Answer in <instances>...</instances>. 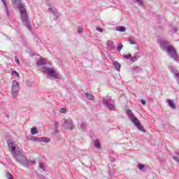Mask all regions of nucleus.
<instances>
[{"label": "nucleus", "instance_id": "obj_1", "mask_svg": "<svg viewBox=\"0 0 179 179\" xmlns=\"http://www.w3.org/2000/svg\"><path fill=\"white\" fill-rule=\"evenodd\" d=\"M13 5L15 8H17L19 9L23 24L25 25L29 30H31V25H30V22H29V15L27 14V10H26L23 4H22L19 1H15L13 2Z\"/></svg>", "mask_w": 179, "mask_h": 179}, {"label": "nucleus", "instance_id": "obj_2", "mask_svg": "<svg viewBox=\"0 0 179 179\" xmlns=\"http://www.w3.org/2000/svg\"><path fill=\"white\" fill-rule=\"evenodd\" d=\"M8 146L10 152H13V156L16 162H18V163H21L22 164H23V163H24V162H23V160H24V157H22L20 151H16V145L15 144V143H13L10 140H8Z\"/></svg>", "mask_w": 179, "mask_h": 179}, {"label": "nucleus", "instance_id": "obj_3", "mask_svg": "<svg viewBox=\"0 0 179 179\" xmlns=\"http://www.w3.org/2000/svg\"><path fill=\"white\" fill-rule=\"evenodd\" d=\"M127 114L128 117H129L130 120L134 122V125H136V128L139 129V131H143V126L141 124V122H139V120L136 118L132 113V110H127Z\"/></svg>", "mask_w": 179, "mask_h": 179}, {"label": "nucleus", "instance_id": "obj_4", "mask_svg": "<svg viewBox=\"0 0 179 179\" xmlns=\"http://www.w3.org/2000/svg\"><path fill=\"white\" fill-rule=\"evenodd\" d=\"M44 70L43 73H46V75H49L52 78H55V79H59V75L57 74L53 69L44 67Z\"/></svg>", "mask_w": 179, "mask_h": 179}, {"label": "nucleus", "instance_id": "obj_5", "mask_svg": "<svg viewBox=\"0 0 179 179\" xmlns=\"http://www.w3.org/2000/svg\"><path fill=\"white\" fill-rule=\"evenodd\" d=\"M20 87L19 85V82L16 80L13 81L12 93L14 97H16V96H17V93H19Z\"/></svg>", "mask_w": 179, "mask_h": 179}, {"label": "nucleus", "instance_id": "obj_6", "mask_svg": "<svg viewBox=\"0 0 179 179\" xmlns=\"http://www.w3.org/2000/svg\"><path fill=\"white\" fill-rule=\"evenodd\" d=\"M166 51L169 55H171V57H176V55H177V52L176 51V49L173 48V46H168Z\"/></svg>", "mask_w": 179, "mask_h": 179}, {"label": "nucleus", "instance_id": "obj_7", "mask_svg": "<svg viewBox=\"0 0 179 179\" xmlns=\"http://www.w3.org/2000/svg\"><path fill=\"white\" fill-rule=\"evenodd\" d=\"M169 106L173 108V110H176V103H174V101L171 99H167Z\"/></svg>", "mask_w": 179, "mask_h": 179}, {"label": "nucleus", "instance_id": "obj_8", "mask_svg": "<svg viewBox=\"0 0 179 179\" xmlns=\"http://www.w3.org/2000/svg\"><path fill=\"white\" fill-rule=\"evenodd\" d=\"M116 30H117V31L124 32V31H126L127 28L125 27H123V26H120V27H117L116 28Z\"/></svg>", "mask_w": 179, "mask_h": 179}, {"label": "nucleus", "instance_id": "obj_9", "mask_svg": "<svg viewBox=\"0 0 179 179\" xmlns=\"http://www.w3.org/2000/svg\"><path fill=\"white\" fill-rule=\"evenodd\" d=\"M113 65L117 71H120V69H121V64H120V63L114 62Z\"/></svg>", "mask_w": 179, "mask_h": 179}, {"label": "nucleus", "instance_id": "obj_10", "mask_svg": "<svg viewBox=\"0 0 179 179\" xmlns=\"http://www.w3.org/2000/svg\"><path fill=\"white\" fill-rule=\"evenodd\" d=\"M64 127L68 129H72L73 128V124L71 123V126H68V120H65Z\"/></svg>", "mask_w": 179, "mask_h": 179}, {"label": "nucleus", "instance_id": "obj_11", "mask_svg": "<svg viewBox=\"0 0 179 179\" xmlns=\"http://www.w3.org/2000/svg\"><path fill=\"white\" fill-rule=\"evenodd\" d=\"M94 145L95 148H96V149H100L101 145H100V141H99V140L95 141L94 143Z\"/></svg>", "mask_w": 179, "mask_h": 179}, {"label": "nucleus", "instance_id": "obj_12", "mask_svg": "<svg viewBox=\"0 0 179 179\" xmlns=\"http://www.w3.org/2000/svg\"><path fill=\"white\" fill-rule=\"evenodd\" d=\"M107 44L109 48H114V42L113 41H108Z\"/></svg>", "mask_w": 179, "mask_h": 179}, {"label": "nucleus", "instance_id": "obj_13", "mask_svg": "<svg viewBox=\"0 0 179 179\" xmlns=\"http://www.w3.org/2000/svg\"><path fill=\"white\" fill-rule=\"evenodd\" d=\"M37 64L38 65H45V59H41L38 60Z\"/></svg>", "mask_w": 179, "mask_h": 179}, {"label": "nucleus", "instance_id": "obj_14", "mask_svg": "<svg viewBox=\"0 0 179 179\" xmlns=\"http://www.w3.org/2000/svg\"><path fill=\"white\" fill-rule=\"evenodd\" d=\"M31 132L32 135H36V134H38V131H37L36 127H33L31 130Z\"/></svg>", "mask_w": 179, "mask_h": 179}, {"label": "nucleus", "instance_id": "obj_15", "mask_svg": "<svg viewBox=\"0 0 179 179\" xmlns=\"http://www.w3.org/2000/svg\"><path fill=\"white\" fill-rule=\"evenodd\" d=\"M123 58H124L125 59H131V58H132V55L131 54L124 55Z\"/></svg>", "mask_w": 179, "mask_h": 179}, {"label": "nucleus", "instance_id": "obj_16", "mask_svg": "<svg viewBox=\"0 0 179 179\" xmlns=\"http://www.w3.org/2000/svg\"><path fill=\"white\" fill-rule=\"evenodd\" d=\"M86 96L89 99V100H94V96H93L92 94L86 93Z\"/></svg>", "mask_w": 179, "mask_h": 179}, {"label": "nucleus", "instance_id": "obj_17", "mask_svg": "<svg viewBox=\"0 0 179 179\" xmlns=\"http://www.w3.org/2000/svg\"><path fill=\"white\" fill-rule=\"evenodd\" d=\"M6 176L7 177L8 179H13V176H12V174H10V173L7 172L6 173Z\"/></svg>", "mask_w": 179, "mask_h": 179}, {"label": "nucleus", "instance_id": "obj_18", "mask_svg": "<svg viewBox=\"0 0 179 179\" xmlns=\"http://www.w3.org/2000/svg\"><path fill=\"white\" fill-rule=\"evenodd\" d=\"M108 108H109L110 110H114V105L111 104V103H108L107 105Z\"/></svg>", "mask_w": 179, "mask_h": 179}, {"label": "nucleus", "instance_id": "obj_19", "mask_svg": "<svg viewBox=\"0 0 179 179\" xmlns=\"http://www.w3.org/2000/svg\"><path fill=\"white\" fill-rule=\"evenodd\" d=\"M11 75H15V76H16L17 78H19V76H20L19 75V73H17L16 71H12Z\"/></svg>", "mask_w": 179, "mask_h": 179}, {"label": "nucleus", "instance_id": "obj_20", "mask_svg": "<svg viewBox=\"0 0 179 179\" xmlns=\"http://www.w3.org/2000/svg\"><path fill=\"white\" fill-rule=\"evenodd\" d=\"M124 45H122V44H119L118 46H117V51H121L123 48Z\"/></svg>", "mask_w": 179, "mask_h": 179}, {"label": "nucleus", "instance_id": "obj_21", "mask_svg": "<svg viewBox=\"0 0 179 179\" xmlns=\"http://www.w3.org/2000/svg\"><path fill=\"white\" fill-rule=\"evenodd\" d=\"M138 169H139V170H143V169H145V164H138Z\"/></svg>", "mask_w": 179, "mask_h": 179}, {"label": "nucleus", "instance_id": "obj_22", "mask_svg": "<svg viewBox=\"0 0 179 179\" xmlns=\"http://www.w3.org/2000/svg\"><path fill=\"white\" fill-rule=\"evenodd\" d=\"M129 42L130 43V44H132V45L136 44V43H135V41H134V39L132 38H129Z\"/></svg>", "mask_w": 179, "mask_h": 179}, {"label": "nucleus", "instance_id": "obj_23", "mask_svg": "<svg viewBox=\"0 0 179 179\" xmlns=\"http://www.w3.org/2000/svg\"><path fill=\"white\" fill-rule=\"evenodd\" d=\"M60 113H62V114H65V113H66V108H62L60 110Z\"/></svg>", "mask_w": 179, "mask_h": 179}, {"label": "nucleus", "instance_id": "obj_24", "mask_svg": "<svg viewBox=\"0 0 179 179\" xmlns=\"http://www.w3.org/2000/svg\"><path fill=\"white\" fill-rule=\"evenodd\" d=\"M173 72V73H175V77L177 78L178 79H179V73L178 71H171Z\"/></svg>", "mask_w": 179, "mask_h": 179}, {"label": "nucleus", "instance_id": "obj_25", "mask_svg": "<svg viewBox=\"0 0 179 179\" xmlns=\"http://www.w3.org/2000/svg\"><path fill=\"white\" fill-rule=\"evenodd\" d=\"M78 33H83V28L82 27H79L78 28Z\"/></svg>", "mask_w": 179, "mask_h": 179}, {"label": "nucleus", "instance_id": "obj_26", "mask_svg": "<svg viewBox=\"0 0 179 179\" xmlns=\"http://www.w3.org/2000/svg\"><path fill=\"white\" fill-rule=\"evenodd\" d=\"M96 30L100 33H103V28H100V27H96Z\"/></svg>", "mask_w": 179, "mask_h": 179}, {"label": "nucleus", "instance_id": "obj_27", "mask_svg": "<svg viewBox=\"0 0 179 179\" xmlns=\"http://www.w3.org/2000/svg\"><path fill=\"white\" fill-rule=\"evenodd\" d=\"M15 59L16 64H17V65H20V61H19V59L17 57H15Z\"/></svg>", "mask_w": 179, "mask_h": 179}, {"label": "nucleus", "instance_id": "obj_28", "mask_svg": "<svg viewBox=\"0 0 179 179\" xmlns=\"http://www.w3.org/2000/svg\"><path fill=\"white\" fill-rule=\"evenodd\" d=\"M39 167L40 169H43V170H44L45 165L44 164H40Z\"/></svg>", "mask_w": 179, "mask_h": 179}, {"label": "nucleus", "instance_id": "obj_29", "mask_svg": "<svg viewBox=\"0 0 179 179\" xmlns=\"http://www.w3.org/2000/svg\"><path fill=\"white\" fill-rule=\"evenodd\" d=\"M173 159H174L176 162H179V158H178V157L174 156V157H173Z\"/></svg>", "mask_w": 179, "mask_h": 179}, {"label": "nucleus", "instance_id": "obj_30", "mask_svg": "<svg viewBox=\"0 0 179 179\" xmlns=\"http://www.w3.org/2000/svg\"><path fill=\"white\" fill-rule=\"evenodd\" d=\"M54 8L50 7L49 8V10H52V13H54V15H55V11L53 10Z\"/></svg>", "mask_w": 179, "mask_h": 179}, {"label": "nucleus", "instance_id": "obj_31", "mask_svg": "<svg viewBox=\"0 0 179 179\" xmlns=\"http://www.w3.org/2000/svg\"><path fill=\"white\" fill-rule=\"evenodd\" d=\"M141 103L145 106V104H146V101H145V99H141Z\"/></svg>", "mask_w": 179, "mask_h": 179}, {"label": "nucleus", "instance_id": "obj_32", "mask_svg": "<svg viewBox=\"0 0 179 179\" xmlns=\"http://www.w3.org/2000/svg\"><path fill=\"white\" fill-rule=\"evenodd\" d=\"M43 142L48 143V142H50V139H48V138H43Z\"/></svg>", "mask_w": 179, "mask_h": 179}, {"label": "nucleus", "instance_id": "obj_33", "mask_svg": "<svg viewBox=\"0 0 179 179\" xmlns=\"http://www.w3.org/2000/svg\"><path fill=\"white\" fill-rule=\"evenodd\" d=\"M161 48H163V43H161Z\"/></svg>", "mask_w": 179, "mask_h": 179}]
</instances>
